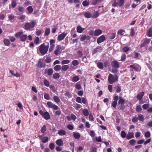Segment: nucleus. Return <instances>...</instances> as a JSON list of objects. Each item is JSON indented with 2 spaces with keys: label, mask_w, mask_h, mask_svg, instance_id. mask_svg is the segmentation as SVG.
Segmentation results:
<instances>
[{
  "label": "nucleus",
  "mask_w": 152,
  "mask_h": 152,
  "mask_svg": "<svg viewBox=\"0 0 152 152\" xmlns=\"http://www.w3.org/2000/svg\"><path fill=\"white\" fill-rule=\"evenodd\" d=\"M49 48L48 45L45 46L44 43L41 44L39 46V50L43 56L45 55L47 52Z\"/></svg>",
  "instance_id": "obj_1"
},
{
  "label": "nucleus",
  "mask_w": 152,
  "mask_h": 152,
  "mask_svg": "<svg viewBox=\"0 0 152 152\" xmlns=\"http://www.w3.org/2000/svg\"><path fill=\"white\" fill-rule=\"evenodd\" d=\"M23 32L19 31L17 32L15 34V37L17 38H20V40L21 42H25L27 38V36L26 34H23Z\"/></svg>",
  "instance_id": "obj_2"
},
{
  "label": "nucleus",
  "mask_w": 152,
  "mask_h": 152,
  "mask_svg": "<svg viewBox=\"0 0 152 152\" xmlns=\"http://www.w3.org/2000/svg\"><path fill=\"white\" fill-rule=\"evenodd\" d=\"M36 24V22L34 20H31L30 23H26L25 25L26 29L28 30L31 28H33Z\"/></svg>",
  "instance_id": "obj_3"
},
{
  "label": "nucleus",
  "mask_w": 152,
  "mask_h": 152,
  "mask_svg": "<svg viewBox=\"0 0 152 152\" xmlns=\"http://www.w3.org/2000/svg\"><path fill=\"white\" fill-rule=\"evenodd\" d=\"M118 77L117 75H115V77L111 74L109 75L108 77V80L109 83L110 84H112L115 81L118 80Z\"/></svg>",
  "instance_id": "obj_4"
},
{
  "label": "nucleus",
  "mask_w": 152,
  "mask_h": 152,
  "mask_svg": "<svg viewBox=\"0 0 152 152\" xmlns=\"http://www.w3.org/2000/svg\"><path fill=\"white\" fill-rule=\"evenodd\" d=\"M124 0H119L118 2H117L116 0H114V3L112 4V6L114 7L118 6L121 7L124 4Z\"/></svg>",
  "instance_id": "obj_5"
},
{
  "label": "nucleus",
  "mask_w": 152,
  "mask_h": 152,
  "mask_svg": "<svg viewBox=\"0 0 152 152\" xmlns=\"http://www.w3.org/2000/svg\"><path fill=\"white\" fill-rule=\"evenodd\" d=\"M143 42L142 43L140 46V48L145 47L146 45L148 44L150 41V39L145 38L143 39Z\"/></svg>",
  "instance_id": "obj_6"
},
{
  "label": "nucleus",
  "mask_w": 152,
  "mask_h": 152,
  "mask_svg": "<svg viewBox=\"0 0 152 152\" xmlns=\"http://www.w3.org/2000/svg\"><path fill=\"white\" fill-rule=\"evenodd\" d=\"M111 65L112 67L115 69H117L119 66V63L115 60H114L112 61Z\"/></svg>",
  "instance_id": "obj_7"
},
{
  "label": "nucleus",
  "mask_w": 152,
  "mask_h": 152,
  "mask_svg": "<svg viewBox=\"0 0 152 152\" xmlns=\"http://www.w3.org/2000/svg\"><path fill=\"white\" fill-rule=\"evenodd\" d=\"M106 39V38L104 35H102L99 37L97 39V43L98 44L104 41Z\"/></svg>",
  "instance_id": "obj_8"
},
{
  "label": "nucleus",
  "mask_w": 152,
  "mask_h": 152,
  "mask_svg": "<svg viewBox=\"0 0 152 152\" xmlns=\"http://www.w3.org/2000/svg\"><path fill=\"white\" fill-rule=\"evenodd\" d=\"M67 33L63 32L58 35L57 38V40L59 41H60L64 39L67 34Z\"/></svg>",
  "instance_id": "obj_9"
},
{
  "label": "nucleus",
  "mask_w": 152,
  "mask_h": 152,
  "mask_svg": "<svg viewBox=\"0 0 152 152\" xmlns=\"http://www.w3.org/2000/svg\"><path fill=\"white\" fill-rule=\"evenodd\" d=\"M56 49L54 51V54L57 56L58 54H60L61 53L60 50L61 49V48L59 45H57L56 47Z\"/></svg>",
  "instance_id": "obj_10"
},
{
  "label": "nucleus",
  "mask_w": 152,
  "mask_h": 152,
  "mask_svg": "<svg viewBox=\"0 0 152 152\" xmlns=\"http://www.w3.org/2000/svg\"><path fill=\"white\" fill-rule=\"evenodd\" d=\"M144 95V93L143 92H141L139 93L137 95V99L139 101L142 100V98Z\"/></svg>",
  "instance_id": "obj_11"
},
{
  "label": "nucleus",
  "mask_w": 152,
  "mask_h": 152,
  "mask_svg": "<svg viewBox=\"0 0 152 152\" xmlns=\"http://www.w3.org/2000/svg\"><path fill=\"white\" fill-rule=\"evenodd\" d=\"M90 39L91 37L90 36L84 35L82 36L80 38V40L81 41H83L86 39L88 40H89Z\"/></svg>",
  "instance_id": "obj_12"
},
{
  "label": "nucleus",
  "mask_w": 152,
  "mask_h": 152,
  "mask_svg": "<svg viewBox=\"0 0 152 152\" xmlns=\"http://www.w3.org/2000/svg\"><path fill=\"white\" fill-rule=\"evenodd\" d=\"M102 31L100 29L95 30L94 31V35L97 36L102 34Z\"/></svg>",
  "instance_id": "obj_13"
},
{
  "label": "nucleus",
  "mask_w": 152,
  "mask_h": 152,
  "mask_svg": "<svg viewBox=\"0 0 152 152\" xmlns=\"http://www.w3.org/2000/svg\"><path fill=\"white\" fill-rule=\"evenodd\" d=\"M42 116L46 120L50 119V115L48 112H44V115Z\"/></svg>",
  "instance_id": "obj_14"
},
{
  "label": "nucleus",
  "mask_w": 152,
  "mask_h": 152,
  "mask_svg": "<svg viewBox=\"0 0 152 152\" xmlns=\"http://www.w3.org/2000/svg\"><path fill=\"white\" fill-rule=\"evenodd\" d=\"M40 139L42 141V142L44 143H45L47 142L48 140V137H42L41 136H39Z\"/></svg>",
  "instance_id": "obj_15"
},
{
  "label": "nucleus",
  "mask_w": 152,
  "mask_h": 152,
  "mask_svg": "<svg viewBox=\"0 0 152 152\" xmlns=\"http://www.w3.org/2000/svg\"><path fill=\"white\" fill-rule=\"evenodd\" d=\"M146 33L148 37H152V27H151L149 28L147 30Z\"/></svg>",
  "instance_id": "obj_16"
},
{
  "label": "nucleus",
  "mask_w": 152,
  "mask_h": 152,
  "mask_svg": "<svg viewBox=\"0 0 152 152\" xmlns=\"http://www.w3.org/2000/svg\"><path fill=\"white\" fill-rule=\"evenodd\" d=\"M45 64L41 62L40 59L38 62L37 66L40 68H43L45 66Z\"/></svg>",
  "instance_id": "obj_17"
},
{
  "label": "nucleus",
  "mask_w": 152,
  "mask_h": 152,
  "mask_svg": "<svg viewBox=\"0 0 152 152\" xmlns=\"http://www.w3.org/2000/svg\"><path fill=\"white\" fill-rule=\"evenodd\" d=\"M56 144L58 146H61L63 145V142L62 140L61 139L57 140L56 141Z\"/></svg>",
  "instance_id": "obj_18"
},
{
  "label": "nucleus",
  "mask_w": 152,
  "mask_h": 152,
  "mask_svg": "<svg viewBox=\"0 0 152 152\" xmlns=\"http://www.w3.org/2000/svg\"><path fill=\"white\" fill-rule=\"evenodd\" d=\"M119 100L118 102V104H119L123 105L125 103V99L120 96L119 98Z\"/></svg>",
  "instance_id": "obj_19"
},
{
  "label": "nucleus",
  "mask_w": 152,
  "mask_h": 152,
  "mask_svg": "<svg viewBox=\"0 0 152 152\" xmlns=\"http://www.w3.org/2000/svg\"><path fill=\"white\" fill-rule=\"evenodd\" d=\"M84 16L87 18H90L92 17L91 13L88 12H85L84 14Z\"/></svg>",
  "instance_id": "obj_20"
},
{
  "label": "nucleus",
  "mask_w": 152,
  "mask_h": 152,
  "mask_svg": "<svg viewBox=\"0 0 152 152\" xmlns=\"http://www.w3.org/2000/svg\"><path fill=\"white\" fill-rule=\"evenodd\" d=\"M4 44L7 46H9L10 44V40L8 39H5L3 40Z\"/></svg>",
  "instance_id": "obj_21"
},
{
  "label": "nucleus",
  "mask_w": 152,
  "mask_h": 152,
  "mask_svg": "<svg viewBox=\"0 0 152 152\" xmlns=\"http://www.w3.org/2000/svg\"><path fill=\"white\" fill-rule=\"evenodd\" d=\"M134 134L133 132H130L128 133L126 137L128 140H129L132 138H134Z\"/></svg>",
  "instance_id": "obj_22"
},
{
  "label": "nucleus",
  "mask_w": 152,
  "mask_h": 152,
  "mask_svg": "<svg viewBox=\"0 0 152 152\" xmlns=\"http://www.w3.org/2000/svg\"><path fill=\"white\" fill-rule=\"evenodd\" d=\"M85 29V28H82L80 26H77V32L81 33Z\"/></svg>",
  "instance_id": "obj_23"
},
{
  "label": "nucleus",
  "mask_w": 152,
  "mask_h": 152,
  "mask_svg": "<svg viewBox=\"0 0 152 152\" xmlns=\"http://www.w3.org/2000/svg\"><path fill=\"white\" fill-rule=\"evenodd\" d=\"M58 134L61 136H63L66 134V131L64 130H59L58 133Z\"/></svg>",
  "instance_id": "obj_24"
},
{
  "label": "nucleus",
  "mask_w": 152,
  "mask_h": 152,
  "mask_svg": "<svg viewBox=\"0 0 152 152\" xmlns=\"http://www.w3.org/2000/svg\"><path fill=\"white\" fill-rule=\"evenodd\" d=\"M60 77V75L58 73H55L53 75V79H58Z\"/></svg>",
  "instance_id": "obj_25"
},
{
  "label": "nucleus",
  "mask_w": 152,
  "mask_h": 152,
  "mask_svg": "<svg viewBox=\"0 0 152 152\" xmlns=\"http://www.w3.org/2000/svg\"><path fill=\"white\" fill-rule=\"evenodd\" d=\"M54 101L56 103L60 102V100L59 98L57 96H54L53 97Z\"/></svg>",
  "instance_id": "obj_26"
},
{
  "label": "nucleus",
  "mask_w": 152,
  "mask_h": 152,
  "mask_svg": "<svg viewBox=\"0 0 152 152\" xmlns=\"http://www.w3.org/2000/svg\"><path fill=\"white\" fill-rule=\"evenodd\" d=\"M73 136L76 139H78L80 137V134L78 132H73Z\"/></svg>",
  "instance_id": "obj_27"
},
{
  "label": "nucleus",
  "mask_w": 152,
  "mask_h": 152,
  "mask_svg": "<svg viewBox=\"0 0 152 152\" xmlns=\"http://www.w3.org/2000/svg\"><path fill=\"white\" fill-rule=\"evenodd\" d=\"M101 48V47L98 46L96 48L94 49L93 50V54H95L96 53L99 51L100 49Z\"/></svg>",
  "instance_id": "obj_28"
},
{
  "label": "nucleus",
  "mask_w": 152,
  "mask_h": 152,
  "mask_svg": "<svg viewBox=\"0 0 152 152\" xmlns=\"http://www.w3.org/2000/svg\"><path fill=\"white\" fill-rule=\"evenodd\" d=\"M69 68L68 65H63L61 67V69L64 71H66Z\"/></svg>",
  "instance_id": "obj_29"
},
{
  "label": "nucleus",
  "mask_w": 152,
  "mask_h": 152,
  "mask_svg": "<svg viewBox=\"0 0 152 152\" xmlns=\"http://www.w3.org/2000/svg\"><path fill=\"white\" fill-rule=\"evenodd\" d=\"M99 12L98 11H96L93 14L92 17L93 18H96L99 15Z\"/></svg>",
  "instance_id": "obj_30"
},
{
  "label": "nucleus",
  "mask_w": 152,
  "mask_h": 152,
  "mask_svg": "<svg viewBox=\"0 0 152 152\" xmlns=\"http://www.w3.org/2000/svg\"><path fill=\"white\" fill-rule=\"evenodd\" d=\"M61 69V66L60 65L55 66L54 67V69L56 71H58Z\"/></svg>",
  "instance_id": "obj_31"
},
{
  "label": "nucleus",
  "mask_w": 152,
  "mask_h": 152,
  "mask_svg": "<svg viewBox=\"0 0 152 152\" xmlns=\"http://www.w3.org/2000/svg\"><path fill=\"white\" fill-rule=\"evenodd\" d=\"M97 67L100 69H102L104 66V65L101 62H99L97 63Z\"/></svg>",
  "instance_id": "obj_32"
},
{
  "label": "nucleus",
  "mask_w": 152,
  "mask_h": 152,
  "mask_svg": "<svg viewBox=\"0 0 152 152\" xmlns=\"http://www.w3.org/2000/svg\"><path fill=\"white\" fill-rule=\"evenodd\" d=\"M80 80V77L77 76H76L73 77L72 78V81L73 82H76Z\"/></svg>",
  "instance_id": "obj_33"
},
{
  "label": "nucleus",
  "mask_w": 152,
  "mask_h": 152,
  "mask_svg": "<svg viewBox=\"0 0 152 152\" xmlns=\"http://www.w3.org/2000/svg\"><path fill=\"white\" fill-rule=\"evenodd\" d=\"M135 31L134 28H132L130 30V35L131 37H133L134 36Z\"/></svg>",
  "instance_id": "obj_34"
},
{
  "label": "nucleus",
  "mask_w": 152,
  "mask_h": 152,
  "mask_svg": "<svg viewBox=\"0 0 152 152\" xmlns=\"http://www.w3.org/2000/svg\"><path fill=\"white\" fill-rule=\"evenodd\" d=\"M83 115L86 116H88L89 115V112L87 109H84L83 111Z\"/></svg>",
  "instance_id": "obj_35"
},
{
  "label": "nucleus",
  "mask_w": 152,
  "mask_h": 152,
  "mask_svg": "<svg viewBox=\"0 0 152 152\" xmlns=\"http://www.w3.org/2000/svg\"><path fill=\"white\" fill-rule=\"evenodd\" d=\"M44 85L46 87H49L50 86L49 82L46 79L44 80L43 81Z\"/></svg>",
  "instance_id": "obj_36"
},
{
  "label": "nucleus",
  "mask_w": 152,
  "mask_h": 152,
  "mask_svg": "<svg viewBox=\"0 0 152 152\" xmlns=\"http://www.w3.org/2000/svg\"><path fill=\"white\" fill-rule=\"evenodd\" d=\"M27 9L29 13L30 14L31 13L33 12V9L31 6H28L27 7Z\"/></svg>",
  "instance_id": "obj_37"
},
{
  "label": "nucleus",
  "mask_w": 152,
  "mask_h": 152,
  "mask_svg": "<svg viewBox=\"0 0 152 152\" xmlns=\"http://www.w3.org/2000/svg\"><path fill=\"white\" fill-rule=\"evenodd\" d=\"M138 120L140 121H143L144 118L143 115L141 114L139 115L138 116Z\"/></svg>",
  "instance_id": "obj_38"
},
{
  "label": "nucleus",
  "mask_w": 152,
  "mask_h": 152,
  "mask_svg": "<svg viewBox=\"0 0 152 152\" xmlns=\"http://www.w3.org/2000/svg\"><path fill=\"white\" fill-rule=\"evenodd\" d=\"M50 30L49 28H46L45 31V36H48L50 34Z\"/></svg>",
  "instance_id": "obj_39"
},
{
  "label": "nucleus",
  "mask_w": 152,
  "mask_h": 152,
  "mask_svg": "<svg viewBox=\"0 0 152 152\" xmlns=\"http://www.w3.org/2000/svg\"><path fill=\"white\" fill-rule=\"evenodd\" d=\"M24 10L25 8L23 7L20 6L18 7V11L22 13H23L24 12Z\"/></svg>",
  "instance_id": "obj_40"
},
{
  "label": "nucleus",
  "mask_w": 152,
  "mask_h": 152,
  "mask_svg": "<svg viewBox=\"0 0 152 152\" xmlns=\"http://www.w3.org/2000/svg\"><path fill=\"white\" fill-rule=\"evenodd\" d=\"M142 110L141 106L140 105H138L136 106V110L137 112H139Z\"/></svg>",
  "instance_id": "obj_41"
},
{
  "label": "nucleus",
  "mask_w": 152,
  "mask_h": 152,
  "mask_svg": "<svg viewBox=\"0 0 152 152\" xmlns=\"http://www.w3.org/2000/svg\"><path fill=\"white\" fill-rule=\"evenodd\" d=\"M70 62V60L68 59H66L62 61L61 62V63L62 65L68 64Z\"/></svg>",
  "instance_id": "obj_42"
},
{
  "label": "nucleus",
  "mask_w": 152,
  "mask_h": 152,
  "mask_svg": "<svg viewBox=\"0 0 152 152\" xmlns=\"http://www.w3.org/2000/svg\"><path fill=\"white\" fill-rule=\"evenodd\" d=\"M65 96L68 97V98H71L72 96V94L69 92H66L65 94Z\"/></svg>",
  "instance_id": "obj_43"
},
{
  "label": "nucleus",
  "mask_w": 152,
  "mask_h": 152,
  "mask_svg": "<svg viewBox=\"0 0 152 152\" xmlns=\"http://www.w3.org/2000/svg\"><path fill=\"white\" fill-rule=\"evenodd\" d=\"M82 4L84 6H88L89 4V1L87 0H85L83 2Z\"/></svg>",
  "instance_id": "obj_44"
},
{
  "label": "nucleus",
  "mask_w": 152,
  "mask_h": 152,
  "mask_svg": "<svg viewBox=\"0 0 152 152\" xmlns=\"http://www.w3.org/2000/svg\"><path fill=\"white\" fill-rule=\"evenodd\" d=\"M53 73V69L52 68L48 69L47 71V73L49 76H51Z\"/></svg>",
  "instance_id": "obj_45"
},
{
  "label": "nucleus",
  "mask_w": 152,
  "mask_h": 152,
  "mask_svg": "<svg viewBox=\"0 0 152 152\" xmlns=\"http://www.w3.org/2000/svg\"><path fill=\"white\" fill-rule=\"evenodd\" d=\"M125 32V31L120 29L118 31L117 33L120 36H122L124 34Z\"/></svg>",
  "instance_id": "obj_46"
},
{
  "label": "nucleus",
  "mask_w": 152,
  "mask_h": 152,
  "mask_svg": "<svg viewBox=\"0 0 152 152\" xmlns=\"http://www.w3.org/2000/svg\"><path fill=\"white\" fill-rule=\"evenodd\" d=\"M72 64L73 65L76 66L78 65L79 62L77 60H75L72 61Z\"/></svg>",
  "instance_id": "obj_47"
},
{
  "label": "nucleus",
  "mask_w": 152,
  "mask_h": 152,
  "mask_svg": "<svg viewBox=\"0 0 152 152\" xmlns=\"http://www.w3.org/2000/svg\"><path fill=\"white\" fill-rule=\"evenodd\" d=\"M136 142V140L134 139H132L130 140L129 141V143L130 144L134 146L135 145V143Z\"/></svg>",
  "instance_id": "obj_48"
},
{
  "label": "nucleus",
  "mask_w": 152,
  "mask_h": 152,
  "mask_svg": "<svg viewBox=\"0 0 152 152\" xmlns=\"http://www.w3.org/2000/svg\"><path fill=\"white\" fill-rule=\"evenodd\" d=\"M47 104L48 108H52L53 105H54L52 102H47Z\"/></svg>",
  "instance_id": "obj_49"
},
{
  "label": "nucleus",
  "mask_w": 152,
  "mask_h": 152,
  "mask_svg": "<svg viewBox=\"0 0 152 152\" xmlns=\"http://www.w3.org/2000/svg\"><path fill=\"white\" fill-rule=\"evenodd\" d=\"M122 50L123 52L126 53L129 50V48L127 46H125L123 48Z\"/></svg>",
  "instance_id": "obj_50"
},
{
  "label": "nucleus",
  "mask_w": 152,
  "mask_h": 152,
  "mask_svg": "<svg viewBox=\"0 0 152 152\" xmlns=\"http://www.w3.org/2000/svg\"><path fill=\"white\" fill-rule=\"evenodd\" d=\"M149 107V104H145L142 106V107L144 110L147 109Z\"/></svg>",
  "instance_id": "obj_51"
},
{
  "label": "nucleus",
  "mask_w": 152,
  "mask_h": 152,
  "mask_svg": "<svg viewBox=\"0 0 152 152\" xmlns=\"http://www.w3.org/2000/svg\"><path fill=\"white\" fill-rule=\"evenodd\" d=\"M116 34L115 33H112L109 36V39H113L115 37Z\"/></svg>",
  "instance_id": "obj_52"
},
{
  "label": "nucleus",
  "mask_w": 152,
  "mask_h": 152,
  "mask_svg": "<svg viewBox=\"0 0 152 152\" xmlns=\"http://www.w3.org/2000/svg\"><path fill=\"white\" fill-rule=\"evenodd\" d=\"M55 147V144L53 143H50L49 144V148L51 150H53Z\"/></svg>",
  "instance_id": "obj_53"
},
{
  "label": "nucleus",
  "mask_w": 152,
  "mask_h": 152,
  "mask_svg": "<svg viewBox=\"0 0 152 152\" xmlns=\"http://www.w3.org/2000/svg\"><path fill=\"white\" fill-rule=\"evenodd\" d=\"M17 5V4L16 1L13 0L12 1L11 3V5L12 8H15L16 6Z\"/></svg>",
  "instance_id": "obj_54"
},
{
  "label": "nucleus",
  "mask_w": 152,
  "mask_h": 152,
  "mask_svg": "<svg viewBox=\"0 0 152 152\" xmlns=\"http://www.w3.org/2000/svg\"><path fill=\"white\" fill-rule=\"evenodd\" d=\"M151 135L150 132L149 131H147L145 133L144 136L145 137L148 138L150 137Z\"/></svg>",
  "instance_id": "obj_55"
},
{
  "label": "nucleus",
  "mask_w": 152,
  "mask_h": 152,
  "mask_svg": "<svg viewBox=\"0 0 152 152\" xmlns=\"http://www.w3.org/2000/svg\"><path fill=\"white\" fill-rule=\"evenodd\" d=\"M46 131V126L45 125H44L42 127L41 129V132L44 133Z\"/></svg>",
  "instance_id": "obj_56"
},
{
  "label": "nucleus",
  "mask_w": 152,
  "mask_h": 152,
  "mask_svg": "<svg viewBox=\"0 0 152 152\" xmlns=\"http://www.w3.org/2000/svg\"><path fill=\"white\" fill-rule=\"evenodd\" d=\"M115 90L116 91V92L117 93H119L121 91V88L120 87H119V86H116V87H115Z\"/></svg>",
  "instance_id": "obj_57"
},
{
  "label": "nucleus",
  "mask_w": 152,
  "mask_h": 152,
  "mask_svg": "<svg viewBox=\"0 0 152 152\" xmlns=\"http://www.w3.org/2000/svg\"><path fill=\"white\" fill-rule=\"evenodd\" d=\"M126 136V134L125 132L124 131H122L121 132V136L123 138H125Z\"/></svg>",
  "instance_id": "obj_58"
},
{
  "label": "nucleus",
  "mask_w": 152,
  "mask_h": 152,
  "mask_svg": "<svg viewBox=\"0 0 152 152\" xmlns=\"http://www.w3.org/2000/svg\"><path fill=\"white\" fill-rule=\"evenodd\" d=\"M104 66L105 67L109 66H110V62L107 60L105 61L104 62Z\"/></svg>",
  "instance_id": "obj_59"
},
{
  "label": "nucleus",
  "mask_w": 152,
  "mask_h": 152,
  "mask_svg": "<svg viewBox=\"0 0 152 152\" xmlns=\"http://www.w3.org/2000/svg\"><path fill=\"white\" fill-rule=\"evenodd\" d=\"M44 97L45 99L47 100H49L50 99V96L48 94H45L44 95Z\"/></svg>",
  "instance_id": "obj_60"
},
{
  "label": "nucleus",
  "mask_w": 152,
  "mask_h": 152,
  "mask_svg": "<svg viewBox=\"0 0 152 152\" xmlns=\"http://www.w3.org/2000/svg\"><path fill=\"white\" fill-rule=\"evenodd\" d=\"M126 59V55L125 54H123L121 56V60L122 61H124Z\"/></svg>",
  "instance_id": "obj_61"
},
{
  "label": "nucleus",
  "mask_w": 152,
  "mask_h": 152,
  "mask_svg": "<svg viewBox=\"0 0 152 152\" xmlns=\"http://www.w3.org/2000/svg\"><path fill=\"white\" fill-rule=\"evenodd\" d=\"M76 88L78 90H80L81 89V85L80 84L77 83L75 85Z\"/></svg>",
  "instance_id": "obj_62"
},
{
  "label": "nucleus",
  "mask_w": 152,
  "mask_h": 152,
  "mask_svg": "<svg viewBox=\"0 0 152 152\" xmlns=\"http://www.w3.org/2000/svg\"><path fill=\"white\" fill-rule=\"evenodd\" d=\"M132 121L134 123H136L138 121V118L137 117H134L133 118Z\"/></svg>",
  "instance_id": "obj_63"
},
{
  "label": "nucleus",
  "mask_w": 152,
  "mask_h": 152,
  "mask_svg": "<svg viewBox=\"0 0 152 152\" xmlns=\"http://www.w3.org/2000/svg\"><path fill=\"white\" fill-rule=\"evenodd\" d=\"M90 135L92 137H93L95 136V134L94 130H91L90 131Z\"/></svg>",
  "instance_id": "obj_64"
}]
</instances>
